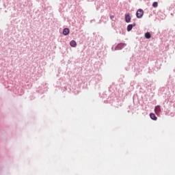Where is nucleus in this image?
<instances>
[{
  "mask_svg": "<svg viewBox=\"0 0 175 175\" xmlns=\"http://www.w3.org/2000/svg\"><path fill=\"white\" fill-rule=\"evenodd\" d=\"M153 8H158V2L155 1L152 3Z\"/></svg>",
  "mask_w": 175,
  "mask_h": 175,
  "instance_id": "1a4fd4ad",
  "label": "nucleus"
},
{
  "mask_svg": "<svg viewBox=\"0 0 175 175\" xmlns=\"http://www.w3.org/2000/svg\"><path fill=\"white\" fill-rule=\"evenodd\" d=\"M154 111L157 116H159V114L161 113V106L157 105L154 107Z\"/></svg>",
  "mask_w": 175,
  "mask_h": 175,
  "instance_id": "f03ea898",
  "label": "nucleus"
},
{
  "mask_svg": "<svg viewBox=\"0 0 175 175\" xmlns=\"http://www.w3.org/2000/svg\"><path fill=\"white\" fill-rule=\"evenodd\" d=\"M70 46H71V47H76V46H77V43L76 42V41L72 40L70 42Z\"/></svg>",
  "mask_w": 175,
  "mask_h": 175,
  "instance_id": "0eeeda50",
  "label": "nucleus"
},
{
  "mask_svg": "<svg viewBox=\"0 0 175 175\" xmlns=\"http://www.w3.org/2000/svg\"><path fill=\"white\" fill-rule=\"evenodd\" d=\"M133 27H136V23H133V25H129L127 26V31H128V32L132 31V28H133Z\"/></svg>",
  "mask_w": 175,
  "mask_h": 175,
  "instance_id": "7ed1b4c3",
  "label": "nucleus"
},
{
  "mask_svg": "<svg viewBox=\"0 0 175 175\" xmlns=\"http://www.w3.org/2000/svg\"><path fill=\"white\" fill-rule=\"evenodd\" d=\"M144 14V12L142 9H139L136 12V16L137 18H142Z\"/></svg>",
  "mask_w": 175,
  "mask_h": 175,
  "instance_id": "f257e3e1",
  "label": "nucleus"
},
{
  "mask_svg": "<svg viewBox=\"0 0 175 175\" xmlns=\"http://www.w3.org/2000/svg\"><path fill=\"white\" fill-rule=\"evenodd\" d=\"M120 46H121V44H118V46L120 47Z\"/></svg>",
  "mask_w": 175,
  "mask_h": 175,
  "instance_id": "9d476101",
  "label": "nucleus"
},
{
  "mask_svg": "<svg viewBox=\"0 0 175 175\" xmlns=\"http://www.w3.org/2000/svg\"><path fill=\"white\" fill-rule=\"evenodd\" d=\"M150 117L151 120H153L154 121H157V120H158V118H157V116H155V113H151L150 114Z\"/></svg>",
  "mask_w": 175,
  "mask_h": 175,
  "instance_id": "20e7f679",
  "label": "nucleus"
},
{
  "mask_svg": "<svg viewBox=\"0 0 175 175\" xmlns=\"http://www.w3.org/2000/svg\"><path fill=\"white\" fill-rule=\"evenodd\" d=\"M131 16L129 14L125 15V21L126 23H131Z\"/></svg>",
  "mask_w": 175,
  "mask_h": 175,
  "instance_id": "39448f33",
  "label": "nucleus"
},
{
  "mask_svg": "<svg viewBox=\"0 0 175 175\" xmlns=\"http://www.w3.org/2000/svg\"><path fill=\"white\" fill-rule=\"evenodd\" d=\"M63 35H64L65 36H66L67 35H69V29L65 28L63 30Z\"/></svg>",
  "mask_w": 175,
  "mask_h": 175,
  "instance_id": "423d86ee",
  "label": "nucleus"
},
{
  "mask_svg": "<svg viewBox=\"0 0 175 175\" xmlns=\"http://www.w3.org/2000/svg\"><path fill=\"white\" fill-rule=\"evenodd\" d=\"M145 38L146 39H150L151 38V34L150 33H148V32L146 33H145Z\"/></svg>",
  "mask_w": 175,
  "mask_h": 175,
  "instance_id": "6e6552de",
  "label": "nucleus"
}]
</instances>
